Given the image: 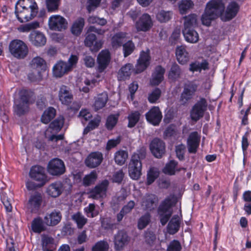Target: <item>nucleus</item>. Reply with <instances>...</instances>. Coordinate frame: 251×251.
<instances>
[{"label":"nucleus","mask_w":251,"mask_h":251,"mask_svg":"<svg viewBox=\"0 0 251 251\" xmlns=\"http://www.w3.org/2000/svg\"><path fill=\"white\" fill-rule=\"evenodd\" d=\"M38 11L35 0H19L15 5V13L18 20L25 23L31 20Z\"/></svg>","instance_id":"f257e3e1"},{"label":"nucleus","mask_w":251,"mask_h":251,"mask_svg":"<svg viewBox=\"0 0 251 251\" xmlns=\"http://www.w3.org/2000/svg\"><path fill=\"white\" fill-rule=\"evenodd\" d=\"M184 27L182 33L185 40L189 43L195 44L199 40L198 33L193 29L198 25L196 14H191L184 17Z\"/></svg>","instance_id":"f03ea898"},{"label":"nucleus","mask_w":251,"mask_h":251,"mask_svg":"<svg viewBox=\"0 0 251 251\" xmlns=\"http://www.w3.org/2000/svg\"><path fill=\"white\" fill-rule=\"evenodd\" d=\"M29 175L31 179L36 181V183L31 181L26 182V188L29 190L43 186L47 181L44 169L41 166H34L32 167Z\"/></svg>","instance_id":"7ed1b4c3"},{"label":"nucleus","mask_w":251,"mask_h":251,"mask_svg":"<svg viewBox=\"0 0 251 251\" xmlns=\"http://www.w3.org/2000/svg\"><path fill=\"white\" fill-rule=\"evenodd\" d=\"M31 68L34 72L29 74L28 78L31 81H39L43 78L47 69L45 60L40 56L34 57L30 63Z\"/></svg>","instance_id":"20e7f679"},{"label":"nucleus","mask_w":251,"mask_h":251,"mask_svg":"<svg viewBox=\"0 0 251 251\" xmlns=\"http://www.w3.org/2000/svg\"><path fill=\"white\" fill-rule=\"evenodd\" d=\"M9 50L14 57L18 59L25 58L29 52L27 45L22 40L19 39H15L10 42Z\"/></svg>","instance_id":"39448f33"},{"label":"nucleus","mask_w":251,"mask_h":251,"mask_svg":"<svg viewBox=\"0 0 251 251\" xmlns=\"http://www.w3.org/2000/svg\"><path fill=\"white\" fill-rule=\"evenodd\" d=\"M29 93L26 90L18 92L14 101V111L18 115L24 114L28 108Z\"/></svg>","instance_id":"423d86ee"},{"label":"nucleus","mask_w":251,"mask_h":251,"mask_svg":"<svg viewBox=\"0 0 251 251\" xmlns=\"http://www.w3.org/2000/svg\"><path fill=\"white\" fill-rule=\"evenodd\" d=\"M64 118L62 116L58 117L50 125L49 127L45 131L46 137L50 141L56 142L61 140L63 136L62 135H56L63 126Z\"/></svg>","instance_id":"0eeeda50"},{"label":"nucleus","mask_w":251,"mask_h":251,"mask_svg":"<svg viewBox=\"0 0 251 251\" xmlns=\"http://www.w3.org/2000/svg\"><path fill=\"white\" fill-rule=\"evenodd\" d=\"M48 25L51 30L62 31L67 28L68 22L65 18L59 15H53L49 18Z\"/></svg>","instance_id":"6e6552de"},{"label":"nucleus","mask_w":251,"mask_h":251,"mask_svg":"<svg viewBox=\"0 0 251 251\" xmlns=\"http://www.w3.org/2000/svg\"><path fill=\"white\" fill-rule=\"evenodd\" d=\"M172 202L171 199L168 198L161 203L158 209V214L161 224L164 226L168 221L172 214Z\"/></svg>","instance_id":"1a4fd4ad"},{"label":"nucleus","mask_w":251,"mask_h":251,"mask_svg":"<svg viewBox=\"0 0 251 251\" xmlns=\"http://www.w3.org/2000/svg\"><path fill=\"white\" fill-rule=\"evenodd\" d=\"M136 155H133L128 165L130 177L135 180L139 179L141 175L142 163Z\"/></svg>","instance_id":"9d476101"},{"label":"nucleus","mask_w":251,"mask_h":251,"mask_svg":"<svg viewBox=\"0 0 251 251\" xmlns=\"http://www.w3.org/2000/svg\"><path fill=\"white\" fill-rule=\"evenodd\" d=\"M47 171L52 176H60L65 173V166L62 160L54 158L49 162Z\"/></svg>","instance_id":"9b49d317"},{"label":"nucleus","mask_w":251,"mask_h":251,"mask_svg":"<svg viewBox=\"0 0 251 251\" xmlns=\"http://www.w3.org/2000/svg\"><path fill=\"white\" fill-rule=\"evenodd\" d=\"M66 183H62L59 181L55 182L48 187L47 193L50 197L56 198L60 196L64 191H70L71 186L68 185V188L66 189Z\"/></svg>","instance_id":"f8f14e48"},{"label":"nucleus","mask_w":251,"mask_h":251,"mask_svg":"<svg viewBox=\"0 0 251 251\" xmlns=\"http://www.w3.org/2000/svg\"><path fill=\"white\" fill-rule=\"evenodd\" d=\"M225 8L224 0H210L206 4L205 9L212 13L218 18H221L222 11Z\"/></svg>","instance_id":"ddd939ff"},{"label":"nucleus","mask_w":251,"mask_h":251,"mask_svg":"<svg viewBox=\"0 0 251 251\" xmlns=\"http://www.w3.org/2000/svg\"><path fill=\"white\" fill-rule=\"evenodd\" d=\"M207 108V102L204 99H201L193 107L190 116L192 120L197 121L201 118Z\"/></svg>","instance_id":"4468645a"},{"label":"nucleus","mask_w":251,"mask_h":251,"mask_svg":"<svg viewBox=\"0 0 251 251\" xmlns=\"http://www.w3.org/2000/svg\"><path fill=\"white\" fill-rule=\"evenodd\" d=\"M153 26V21L148 14H143L135 24V27L138 31L147 32Z\"/></svg>","instance_id":"2eb2a0df"},{"label":"nucleus","mask_w":251,"mask_h":251,"mask_svg":"<svg viewBox=\"0 0 251 251\" xmlns=\"http://www.w3.org/2000/svg\"><path fill=\"white\" fill-rule=\"evenodd\" d=\"M239 7L235 2H231L222 12L221 19L223 21H228L234 18L239 11Z\"/></svg>","instance_id":"dca6fc26"},{"label":"nucleus","mask_w":251,"mask_h":251,"mask_svg":"<svg viewBox=\"0 0 251 251\" xmlns=\"http://www.w3.org/2000/svg\"><path fill=\"white\" fill-rule=\"evenodd\" d=\"M151 57L149 50L146 51H142L137 60L135 68V73H140L145 70L150 64Z\"/></svg>","instance_id":"f3484780"},{"label":"nucleus","mask_w":251,"mask_h":251,"mask_svg":"<svg viewBox=\"0 0 251 251\" xmlns=\"http://www.w3.org/2000/svg\"><path fill=\"white\" fill-rule=\"evenodd\" d=\"M111 60L109 51L108 50H102L97 57V70L99 72H103L108 66Z\"/></svg>","instance_id":"a211bd4d"},{"label":"nucleus","mask_w":251,"mask_h":251,"mask_svg":"<svg viewBox=\"0 0 251 251\" xmlns=\"http://www.w3.org/2000/svg\"><path fill=\"white\" fill-rule=\"evenodd\" d=\"M58 97L61 103L65 105H69L73 100V95L70 88L65 85L60 87Z\"/></svg>","instance_id":"6ab92c4d"},{"label":"nucleus","mask_w":251,"mask_h":251,"mask_svg":"<svg viewBox=\"0 0 251 251\" xmlns=\"http://www.w3.org/2000/svg\"><path fill=\"white\" fill-rule=\"evenodd\" d=\"M108 184V180H103L90 191L89 197L94 199L105 197Z\"/></svg>","instance_id":"aec40b11"},{"label":"nucleus","mask_w":251,"mask_h":251,"mask_svg":"<svg viewBox=\"0 0 251 251\" xmlns=\"http://www.w3.org/2000/svg\"><path fill=\"white\" fill-rule=\"evenodd\" d=\"M29 42L34 46L42 47L44 46L47 42L45 34L38 30H33L28 35Z\"/></svg>","instance_id":"412c9836"},{"label":"nucleus","mask_w":251,"mask_h":251,"mask_svg":"<svg viewBox=\"0 0 251 251\" xmlns=\"http://www.w3.org/2000/svg\"><path fill=\"white\" fill-rule=\"evenodd\" d=\"M71 71V67L67 62L59 61L52 68V74L54 77L60 78Z\"/></svg>","instance_id":"4be33fe9"},{"label":"nucleus","mask_w":251,"mask_h":251,"mask_svg":"<svg viewBox=\"0 0 251 251\" xmlns=\"http://www.w3.org/2000/svg\"><path fill=\"white\" fill-rule=\"evenodd\" d=\"M147 120L153 126L158 125L162 118V113L158 107L153 106L146 113Z\"/></svg>","instance_id":"5701e85b"},{"label":"nucleus","mask_w":251,"mask_h":251,"mask_svg":"<svg viewBox=\"0 0 251 251\" xmlns=\"http://www.w3.org/2000/svg\"><path fill=\"white\" fill-rule=\"evenodd\" d=\"M150 148L151 153L157 158L161 157L164 154L165 144L159 139H153L150 144Z\"/></svg>","instance_id":"b1692460"},{"label":"nucleus","mask_w":251,"mask_h":251,"mask_svg":"<svg viewBox=\"0 0 251 251\" xmlns=\"http://www.w3.org/2000/svg\"><path fill=\"white\" fill-rule=\"evenodd\" d=\"M85 45L89 47L92 51L97 52L102 47V42L96 40V36L93 33H88L84 41Z\"/></svg>","instance_id":"393cba45"},{"label":"nucleus","mask_w":251,"mask_h":251,"mask_svg":"<svg viewBox=\"0 0 251 251\" xmlns=\"http://www.w3.org/2000/svg\"><path fill=\"white\" fill-rule=\"evenodd\" d=\"M103 159L102 154L100 152L90 153L85 160V164L91 168H95L100 164Z\"/></svg>","instance_id":"a878e982"},{"label":"nucleus","mask_w":251,"mask_h":251,"mask_svg":"<svg viewBox=\"0 0 251 251\" xmlns=\"http://www.w3.org/2000/svg\"><path fill=\"white\" fill-rule=\"evenodd\" d=\"M176 56L177 61L182 65L187 63L190 59L189 53L184 45L179 46L176 48Z\"/></svg>","instance_id":"bb28decb"},{"label":"nucleus","mask_w":251,"mask_h":251,"mask_svg":"<svg viewBox=\"0 0 251 251\" xmlns=\"http://www.w3.org/2000/svg\"><path fill=\"white\" fill-rule=\"evenodd\" d=\"M200 136L197 132L190 134L187 140L188 151L190 153H195L197 151L200 141Z\"/></svg>","instance_id":"cd10ccee"},{"label":"nucleus","mask_w":251,"mask_h":251,"mask_svg":"<svg viewBox=\"0 0 251 251\" xmlns=\"http://www.w3.org/2000/svg\"><path fill=\"white\" fill-rule=\"evenodd\" d=\"M95 79L85 77L77 81L76 85L81 92L87 93L89 92L90 89L93 88L96 83Z\"/></svg>","instance_id":"c85d7f7f"},{"label":"nucleus","mask_w":251,"mask_h":251,"mask_svg":"<svg viewBox=\"0 0 251 251\" xmlns=\"http://www.w3.org/2000/svg\"><path fill=\"white\" fill-rule=\"evenodd\" d=\"M42 202V197L41 194L35 193L31 195L27 203L28 208L32 212L37 211Z\"/></svg>","instance_id":"c756f323"},{"label":"nucleus","mask_w":251,"mask_h":251,"mask_svg":"<svg viewBox=\"0 0 251 251\" xmlns=\"http://www.w3.org/2000/svg\"><path fill=\"white\" fill-rule=\"evenodd\" d=\"M128 241V236L126 232L119 231L114 237L115 248L116 250H122Z\"/></svg>","instance_id":"7c9ffc66"},{"label":"nucleus","mask_w":251,"mask_h":251,"mask_svg":"<svg viewBox=\"0 0 251 251\" xmlns=\"http://www.w3.org/2000/svg\"><path fill=\"white\" fill-rule=\"evenodd\" d=\"M197 88V85L194 84L186 85L181 94L180 100L181 103H185L188 100H190L196 92Z\"/></svg>","instance_id":"2f4dec72"},{"label":"nucleus","mask_w":251,"mask_h":251,"mask_svg":"<svg viewBox=\"0 0 251 251\" xmlns=\"http://www.w3.org/2000/svg\"><path fill=\"white\" fill-rule=\"evenodd\" d=\"M61 219V215L58 211H54L47 214L44 218L45 223L48 226H55L58 224Z\"/></svg>","instance_id":"473e14b6"},{"label":"nucleus","mask_w":251,"mask_h":251,"mask_svg":"<svg viewBox=\"0 0 251 251\" xmlns=\"http://www.w3.org/2000/svg\"><path fill=\"white\" fill-rule=\"evenodd\" d=\"M165 69L160 66H157L152 75L151 83L152 85H158L164 78Z\"/></svg>","instance_id":"72a5a7b5"},{"label":"nucleus","mask_w":251,"mask_h":251,"mask_svg":"<svg viewBox=\"0 0 251 251\" xmlns=\"http://www.w3.org/2000/svg\"><path fill=\"white\" fill-rule=\"evenodd\" d=\"M180 222V217L178 215H174L168 225V232L171 234L177 232L179 228Z\"/></svg>","instance_id":"f704fd0d"},{"label":"nucleus","mask_w":251,"mask_h":251,"mask_svg":"<svg viewBox=\"0 0 251 251\" xmlns=\"http://www.w3.org/2000/svg\"><path fill=\"white\" fill-rule=\"evenodd\" d=\"M108 100V96L106 93L103 92L99 94L96 98L94 106L96 110L103 108L106 104Z\"/></svg>","instance_id":"c9c22d12"},{"label":"nucleus","mask_w":251,"mask_h":251,"mask_svg":"<svg viewBox=\"0 0 251 251\" xmlns=\"http://www.w3.org/2000/svg\"><path fill=\"white\" fill-rule=\"evenodd\" d=\"M194 6V2L191 0H181L178 3V10L182 15L186 14L189 10L193 8Z\"/></svg>","instance_id":"e433bc0d"},{"label":"nucleus","mask_w":251,"mask_h":251,"mask_svg":"<svg viewBox=\"0 0 251 251\" xmlns=\"http://www.w3.org/2000/svg\"><path fill=\"white\" fill-rule=\"evenodd\" d=\"M132 68V65L129 63L122 67L118 72V78L120 80H124L128 78L131 74Z\"/></svg>","instance_id":"4c0bfd02"},{"label":"nucleus","mask_w":251,"mask_h":251,"mask_svg":"<svg viewBox=\"0 0 251 251\" xmlns=\"http://www.w3.org/2000/svg\"><path fill=\"white\" fill-rule=\"evenodd\" d=\"M217 18H218L217 16L212 15V13L204 9V12L201 16V20L203 25L209 26L211 25L212 22Z\"/></svg>","instance_id":"58836bf2"},{"label":"nucleus","mask_w":251,"mask_h":251,"mask_svg":"<svg viewBox=\"0 0 251 251\" xmlns=\"http://www.w3.org/2000/svg\"><path fill=\"white\" fill-rule=\"evenodd\" d=\"M127 34L125 32H119L116 34L112 39V45L113 48H117L121 46L122 43L126 40Z\"/></svg>","instance_id":"ea45409f"},{"label":"nucleus","mask_w":251,"mask_h":251,"mask_svg":"<svg viewBox=\"0 0 251 251\" xmlns=\"http://www.w3.org/2000/svg\"><path fill=\"white\" fill-rule=\"evenodd\" d=\"M84 25V20L80 18L76 20L73 23L71 27L72 33L75 35H79Z\"/></svg>","instance_id":"a19ab883"},{"label":"nucleus","mask_w":251,"mask_h":251,"mask_svg":"<svg viewBox=\"0 0 251 251\" xmlns=\"http://www.w3.org/2000/svg\"><path fill=\"white\" fill-rule=\"evenodd\" d=\"M56 114V110L52 107H49L43 114L41 121L44 124H48Z\"/></svg>","instance_id":"79ce46f5"},{"label":"nucleus","mask_w":251,"mask_h":251,"mask_svg":"<svg viewBox=\"0 0 251 251\" xmlns=\"http://www.w3.org/2000/svg\"><path fill=\"white\" fill-rule=\"evenodd\" d=\"M173 13L170 11L160 10L156 15L157 20L161 23H167L172 18Z\"/></svg>","instance_id":"37998d69"},{"label":"nucleus","mask_w":251,"mask_h":251,"mask_svg":"<svg viewBox=\"0 0 251 251\" xmlns=\"http://www.w3.org/2000/svg\"><path fill=\"white\" fill-rule=\"evenodd\" d=\"M128 157V153L126 151L120 150L116 152L114 155L115 162L119 165L125 164Z\"/></svg>","instance_id":"c03bdc74"},{"label":"nucleus","mask_w":251,"mask_h":251,"mask_svg":"<svg viewBox=\"0 0 251 251\" xmlns=\"http://www.w3.org/2000/svg\"><path fill=\"white\" fill-rule=\"evenodd\" d=\"M181 74L179 66L176 64H174L169 71L168 77L170 79L175 80L180 77Z\"/></svg>","instance_id":"a18cd8bd"},{"label":"nucleus","mask_w":251,"mask_h":251,"mask_svg":"<svg viewBox=\"0 0 251 251\" xmlns=\"http://www.w3.org/2000/svg\"><path fill=\"white\" fill-rule=\"evenodd\" d=\"M39 27V24L37 22L22 25L19 26L17 29L20 32H28L31 30Z\"/></svg>","instance_id":"49530a36"},{"label":"nucleus","mask_w":251,"mask_h":251,"mask_svg":"<svg viewBox=\"0 0 251 251\" xmlns=\"http://www.w3.org/2000/svg\"><path fill=\"white\" fill-rule=\"evenodd\" d=\"M84 212L87 217L93 218L99 214V211L93 203H90L84 208Z\"/></svg>","instance_id":"de8ad7c7"},{"label":"nucleus","mask_w":251,"mask_h":251,"mask_svg":"<svg viewBox=\"0 0 251 251\" xmlns=\"http://www.w3.org/2000/svg\"><path fill=\"white\" fill-rule=\"evenodd\" d=\"M97 178V174L95 171H93L89 174L86 175L83 178V185L85 186H89L94 183Z\"/></svg>","instance_id":"09e8293b"},{"label":"nucleus","mask_w":251,"mask_h":251,"mask_svg":"<svg viewBox=\"0 0 251 251\" xmlns=\"http://www.w3.org/2000/svg\"><path fill=\"white\" fill-rule=\"evenodd\" d=\"M32 229L35 232L40 233L44 230V226L42 219L37 218L35 219L32 223Z\"/></svg>","instance_id":"8fccbe9b"},{"label":"nucleus","mask_w":251,"mask_h":251,"mask_svg":"<svg viewBox=\"0 0 251 251\" xmlns=\"http://www.w3.org/2000/svg\"><path fill=\"white\" fill-rule=\"evenodd\" d=\"M208 68V63L206 61L201 63L196 62L192 63L190 66V70L192 72L201 71V70H205Z\"/></svg>","instance_id":"3c124183"},{"label":"nucleus","mask_w":251,"mask_h":251,"mask_svg":"<svg viewBox=\"0 0 251 251\" xmlns=\"http://www.w3.org/2000/svg\"><path fill=\"white\" fill-rule=\"evenodd\" d=\"M243 199L246 202L245 204L244 209L248 214H251V193L246 191L243 195Z\"/></svg>","instance_id":"603ef678"},{"label":"nucleus","mask_w":251,"mask_h":251,"mask_svg":"<svg viewBox=\"0 0 251 251\" xmlns=\"http://www.w3.org/2000/svg\"><path fill=\"white\" fill-rule=\"evenodd\" d=\"M0 197L1 201L4 206L6 211L8 212H11L12 210V206L11 204L12 199L8 198L6 194L5 193H2Z\"/></svg>","instance_id":"864d4df0"},{"label":"nucleus","mask_w":251,"mask_h":251,"mask_svg":"<svg viewBox=\"0 0 251 251\" xmlns=\"http://www.w3.org/2000/svg\"><path fill=\"white\" fill-rule=\"evenodd\" d=\"M100 119L99 117H97L91 120L88 124L87 127L84 129L83 134L88 133L90 130L97 127L100 123Z\"/></svg>","instance_id":"5fc2aeb1"},{"label":"nucleus","mask_w":251,"mask_h":251,"mask_svg":"<svg viewBox=\"0 0 251 251\" xmlns=\"http://www.w3.org/2000/svg\"><path fill=\"white\" fill-rule=\"evenodd\" d=\"M161 94V90L159 88H155L149 94L148 100L149 102L152 103L156 102L159 100Z\"/></svg>","instance_id":"6e6d98bb"},{"label":"nucleus","mask_w":251,"mask_h":251,"mask_svg":"<svg viewBox=\"0 0 251 251\" xmlns=\"http://www.w3.org/2000/svg\"><path fill=\"white\" fill-rule=\"evenodd\" d=\"M159 175V171L155 168H151L148 174L147 183L151 184Z\"/></svg>","instance_id":"4d7b16f0"},{"label":"nucleus","mask_w":251,"mask_h":251,"mask_svg":"<svg viewBox=\"0 0 251 251\" xmlns=\"http://www.w3.org/2000/svg\"><path fill=\"white\" fill-rule=\"evenodd\" d=\"M176 162L175 161H171L167 164L164 168L163 171L164 173L172 175L175 174L176 172Z\"/></svg>","instance_id":"13d9d810"},{"label":"nucleus","mask_w":251,"mask_h":251,"mask_svg":"<svg viewBox=\"0 0 251 251\" xmlns=\"http://www.w3.org/2000/svg\"><path fill=\"white\" fill-rule=\"evenodd\" d=\"M73 219L76 223L79 228H82L87 222V219L79 213L74 215Z\"/></svg>","instance_id":"bf43d9fd"},{"label":"nucleus","mask_w":251,"mask_h":251,"mask_svg":"<svg viewBox=\"0 0 251 251\" xmlns=\"http://www.w3.org/2000/svg\"><path fill=\"white\" fill-rule=\"evenodd\" d=\"M88 22L90 24H97L100 25H104L107 23V21L103 18H99L96 16H92L88 18Z\"/></svg>","instance_id":"052dcab7"},{"label":"nucleus","mask_w":251,"mask_h":251,"mask_svg":"<svg viewBox=\"0 0 251 251\" xmlns=\"http://www.w3.org/2000/svg\"><path fill=\"white\" fill-rule=\"evenodd\" d=\"M135 48L134 45L131 41H128L126 44L123 45V50L124 56L126 57L130 54Z\"/></svg>","instance_id":"680f3d73"},{"label":"nucleus","mask_w":251,"mask_h":251,"mask_svg":"<svg viewBox=\"0 0 251 251\" xmlns=\"http://www.w3.org/2000/svg\"><path fill=\"white\" fill-rule=\"evenodd\" d=\"M140 114L138 112L131 113L129 115L128 119L129 121L128 126L133 127L138 122L139 119Z\"/></svg>","instance_id":"e2e57ef3"},{"label":"nucleus","mask_w":251,"mask_h":251,"mask_svg":"<svg viewBox=\"0 0 251 251\" xmlns=\"http://www.w3.org/2000/svg\"><path fill=\"white\" fill-rule=\"evenodd\" d=\"M150 222V216L148 214H145L142 216L138 221V227L139 229L144 228Z\"/></svg>","instance_id":"0e129e2a"},{"label":"nucleus","mask_w":251,"mask_h":251,"mask_svg":"<svg viewBox=\"0 0 251 251\" xmlns=\"http://www.w3.org/2000/svg\"><path fill=\"white\" fill-rule=\"evenodd\" d=\"M180 38V29L179 28H175L171 36L169 38L170 42L172 44H176L178 42Z\"/></svg>","instance_id":"69168bd1"},{"label":"nucleus","mask_w":251,"mask_h":251,"mask_svg":"<svg viewBox=\"0 0 251 251\" xmlns=\"http://www.w3.org/2000/svg\"><path fill=\"white\" fill-rule=\"evenodd\" d=\"M119 115H110L107 119L106 126L109 129H111L116 125L118 119Z\"/></svg>","instance_id":"338daca9"},{"label":"nucleus","mask_w":251,"mask_h":251,"mask_svg":"<svg viewBox=\"0 0 251 251\" xmlns=\"http://www.w3.org/2000/svg\"><path fill=\"white\" fill-rule=\"evenodd\" d=\"M108 245L106 242L100 241L97 242L92 248V251H107Z\"/></svg>","instance_id":"774afa93"}]
</instances>
